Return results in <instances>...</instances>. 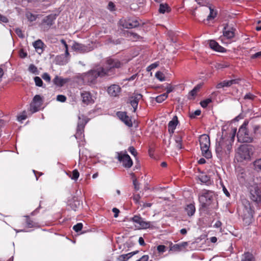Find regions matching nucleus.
<instances>
[{
  "label": "nucleus",
  "instance_id": "obj_24",
  "mask_svg": "<svg viewBox=\"0 0 261 261\" xmlns=\"http://www.w3.org/2000/svg\"><path fill=\"white\" fill-rule=\"evenodd\" d=\"M81 97L82 98V101L85 104L89 105L94 102L92 96L88 92H82L81 93Z\"/></svg>",
  "mask_w": 261,
  "mask_h": 261
},
{
  "label": "nucleus",
  "instance_id": "obj_46",
  "mask_svg": "<svg viewBox=\"0 0 261 261\" xmlns=\"http://www.w3.org/2000/svg\"><path fill=\"white\" fill-rule=\"evenodd\" d=\"M26 16L28 20L31 21H35L36 19V17L35 16V15H34L31 12L27 13Z\"/></svg>",
  "mask_w": 261,
  "mask_h": 261
},
{
  "label": "nucleus",
  "instance_id": "obj_17",
  "mask_svg": "<svg viewBox=\"0 0 261 261\" xmlns=\"http://www.w3.org/2000/svg\"><path fill=\"white\" fill-rule=\"evenodd\" d=\"M142 98L141 94H136L132 96L130 98L129 103L133 108V112H135L138 108L139 100Z\"/></svg>",
  "mask_w": 261,
  "mask_h": 261
},
{
  "label": "nucleus",
  "instance_id": "obj_18",
  "mask_svg": "<svg viewBox=\"0 0 261 261\" xmlns=\"http://www.w3.org/2000/svg\"><path fill=\"white\" fill-rule=\"evenodd\" d=\"M240 81V79H233L228 81H223L218 83L216 86V88L217 89H220L224 87H229L233 84H238Z\"/></svg>",
  "mask_w": 261,
  "mask_h": 261
},
{
  "label": "nucleus",
  "instance_id": "obj_20",
  "mask_svg": "<svg viewBox=\"0 0 261 261\" xmlns=\"http://www.w3.org/2000/svg\"><path fill=\"white\" fill-rule=\"evenodd\" d=\"M235 29L229 27L228 25L225 26L223 31V36L227 39H231L234 36Z\"/></svg>",
  "mask_w": 261,
  "mask_h": 261
},
{
  "label": "nucleus",
  "instance_id": "obj_32",
  "mask_svg": "<svg viewBox=\"0 0 261 261\" xmlns=\"http://www.w3.org/2000/svg\"><path fill=\"white\" fill-rule=\"evenodd\" d=\"M202 152V155L206 159H210L212 156V152L210 150V147L205 148H200Z\"/></svg>",
  "mask_w": 261,
  "mask_h": 261
},
{
  "label": "nucleus",
  "instance_id": "obj_29",
  "mask_svg": "<svg viewBox=\"0 0 261 261\" xmlns=\"http://www.w3.org/2000/svg\"><path fill=\"white\" fill-rule=\"evenodd\" d=\"M195 205L192 203L188 204L185 207V211L187 212V215L190 217L193 216L195 214Z\"/></svg>",
  "mask_w": 261,
  "mask_h": 261
},
{
  "label": "nucleus",
  "instance_id": "obj_39",
  "mask_svg": "<svg viewBox=\"0 0 261 261\" xmlns=\"http://www.w3.org/2000/svg\"><path fill=\"white\" fill-rule=\"evenodd\" d=\"M25 217H26V224L29 228H32L35 226L36 223L30 219L29 216H25Z\"/></svg>",
  "mask_w": 261,
  "mask_h": 261
},
{
  "label": "nucleus",
  "instance_id": "obj_51",
  "mask_svg": "<svg viewBox=\"0 0 261 261\" xmlns=\"http://www.w3.org/2000/svg\"><path fill=\"white\" fill-rule=\"evenodd\" d=\"M27 117V116L25 114V112L24 111L21 115L17 117V120L18 121H22V120L26 119Z\"/></svg>",
  "mask_w": 261,
  "mask_h": 261
},
{
  "label": "nucleus",
  "instance_id": "obj_4",
  "mask_svg": "<svg viewBox=\"0 0 261 261\" xmlns=\"http://www.w3.org/2000/svg\"><path fill=\"white\" fill-rule=\"evenodd\" d=\"M199 200L203 208H207L210 206L214 208L212 205L216 200V195L213 191L209 190L203 191L199 196Z\"/></svg>",
  "mask_w": 261,
  "mask_h": 261
},
{
  "label": "nucleus",
  "instance_id": "obj_3",
  "mask_svg": "<svg viewBox=\"0 0 261 261\" xmlns=\"http://www.w3.org/2000/svg\"><path fill=\"white\" fill-rule=\"evenodd\" d=\"M106 76V72L104 67H99L95 70H91L86 73L83 76L84 83L90 85L95 84L96 79L98 77H103Z\"/></svg>",
  "mask_w": 261,
  "mask_h": 261
},
{
  "label": "nucleus",
  "instance_id": "obj_49",
  "mask_svg": "<svg viewBox=\"0 0 261 261\" xmlns=\"http://www.w3.org/2000/svg\"><path fill=\"white\" fill-rule=\"evenodd\" d=\"M159 64L158 62H155L154 63H152L151 65H150L149 66L147 67V70L148 71H150L155 69V68H156L159 66Z\"/></svg>",
  "mask_w": 261,
  "mask_h": 261
},
{
  "label": "nucleus",
  "instance_id": "obj_45",
  "mask_svg": "<svg viewBox=\"0 0 261 261\" xmlns=\"http://www.w3.org/2000/svg\"><path fill=\"white\" fill-rule=\"evenodd\" d=\"M82 228L83 224L82 223H78L73 226V229L77 232L81 231Z\"/></svg>",
  "mask_w": 261,
  "mask_h": 261
},
{
  "label": "nucleus",
  "instance_id": "obj_22",
  "mask_svg": "<svg viewBox=\"0 0 261 261\" xmlns=\"http://www.w3.org/2000/svg\"><path fill=\"white\" fill-rule=\"evenodd\" d=\"M120 90L121 88L119 86L117 85H113L108 88V93L110 96L116 97L118 95L120 92Z\"/></svg>",
  "mask_w": 261,
  "mask_h": 261
},
{
  "label": "nucleus",
  "instance_id": "obj_41",
  "mask_svg": "<svg viewBox=\"0 0 261 261\" xmlns=\"http://www.w3.org/2000/svg\"><path fill=\"white\" fill-rule=\"evenodd\" d=\"M29 71L35 74H38L39 71L38 70V69L36 66H35L34 64H31L28 69Z\"/></svg>",
  "mask_w": 261,
  "mask_h": 261
},
{
  "label": "nucleus",
  "instance_id": "obj_25",
  "mask_svg": "<svg viewBox=\"0 0 261 261\" xmlns=\"http://www.w3.org/2000/svg\"><path fill=\"white\" fill-rule=\"evenodd\" d=\"M239 153L242 159L248 160L250 158L249 149L246 146L241 147Z\"/></svg>",
  "mask_w": 261,
  "mask_h": 261
},
{
  "label": "nucleus",
  "instance_id": "obj_43",
  "mask_svg": "<svg viewBox=\"0 0 261 261\" xmlns=\"http://www.w3.org/2000/svg\"><path fill=\"white\" fill-rule=\"evenodd\" d=\"M175 142L177 144L176 147L181 149L182 148V138L180 136H177L175 138Z\"/></svg>",
  "mask_w": 261,
  "mask_h": 261
},
{
  "label": "nucleus",
  "instance_id": "obj_31",
  "mask_svg": "<svg viewBox=\"0 0 261 261\" xmlns=\"http://www.w3.org/2000/svg\"><path fill=\"white\" fill-rule=\"evenodd\" d=\"M241 261H255V259L252 254L245 252L243 255Z\"/></svg>",
  "mask_w": 261,
  "mask_h": 261
},
{
  "label": "nucleus",
  "instance_id": "obj_9",
  "mask_svg": "<svg viewBox=\"0 0 261 261\" xmlns=\"http://www.w3.org/2000/svg\"><path fill=\"white\" fill-rule=\"evenodd\" d=\"M57 18V15L50 14L45 17L42 20L41 27L44 31L48 30L54 23Z\"/></svg>",
  "mask_w": 261,
  "mask_h": 261
},
{
  "label": "nucleus",
  "instance_id": "obj_26",
  "mask_svg": "<svg viewBox=\"0 0 261 261\" xmlns=\"http://www.w3.org/2000/svg\"><path fill=\"white\" fill-rule=\"evenodd\" d=\"M138 251H135L129 252L127 254H122L118 257V261H127L128 259L132 257L133 255L138 253Z\"/></svg>",
  "mask_w": 261,
  "mask_h": 261
},
{
  "label": "nucleus",
  "instance_id": "obj_33",
  "mask_svg": "<svg viewBox=\"0 0 261 261\" xmlns=\"http://www.w3.org/2000/svg\"><path fill=\"white\" fill-rule=\"evenodd\" d=\"M199 180L201 182L206 184V185H208L211 184V181L210 179V177L206 175H201L199 177Z\"/></svg>",
  "mask_w": 261,
  "mask_h": 261
},
{
  "label": "nucleus",
  "instance_id": "obj_63",
  "mask_svg": "<svg viewBox=\"0 0 261 261\" xmlns=\"http://www.w3.org/2000/svg\"><path fill=\"white\" fill-rule=\"evenodd\" d=\"M261 57V51L257 52L251 56V59L259 58Z\"/></svg>",
  "mask_w": 261,
  "mask_h": 261
},
{
  "label": "nucleus",
  "instance_id": "obj_15",
  "mask_svg": "<svg viewBox=\"0 0 261 261\" xmlns=\"http://www.w3.org/2000/svg\"><path fill=\"white\" fill-rule=\"evenodd\" d=\"M61 43L64 46L65 49V57H63V59L62 60H60L62 57L61 56H57V61L58 62L59 64L64 65L66 64L67 62V60L66 59V57L69 55V52H68V45L67 44L66 41L64 39H62L61 40Z\"/></svg>",
  "mask_w": 261,
  "mask_h": 261
},
{
  "label": "nucleus",
  "instance_id": "obj_53",
  "mask_svg": "<svg viewBox=\"0 0 261 261\" xmlns=\"http://www.w3.org/2000/svg\"><path fill=\"white\" fill-rule=\"evenodd\" d=\"M57 100L59 101L63 102L66 100V97L63 95H58L57 97Z\"/></svg>",
  "mask_w": 261,
  "mask_h": 261
},
{
  "label": "nucleus",
  "instance_id": "obj_5",
  "mask_svg": "<svg viewBox=\"0 0 261 261\" xmlns=\"http://www.w3.org/2000/svg\"><path fill=\"white\" fill-rule=\"evenodd\" d=\"M248 123V121H245L239 129L237 138L240 142L250 143L253 141L251 130L247 128Z\"/></svg>",
  "mask_w": 261,
  "mask_h": 261
},
{
  "label": "nucleus",
  "instance_id": "obj_55",
  "mask_svg": "<svg viewBox=\"0 0 261 261\" xmlns=\"http://www.w3.org/2000/svg\"><path fill=\"white\" fill-rule=\"evenodd\" d=\"M227 66H228V65H225L223 63H217L215 65V68L217 69H223V68L227 67Z\"/></svg>",
  "mask_w": 261,
  "mask_h": 261
},
{
  "label": "nucleus",
  "instance_id": "obj_6",
  "mask_svg": "<svg viewBox=\"0 0 261 261\" xmlns=\"http://www.w3.org/2000/svg\"><path fill=\"white\" fill-rule=\"evenodd\" d=\"M107 66L104 68L106 76H110L115 74V68H120L123 64L117 59L109 58L107 60Z\"/></svg>",
  "mask_w": 261,
  "mask_h": 261
},
{
  "label": "nucleus",
  "instance_id": "obj_50",
  "mask_svg": "<svg viewBox=\"0 0 261 261\" xmlns=\"http://www.w3.org/2000/svg\"><path fill=\"white\" fill-rule=\"evenodd\" d=\"M42 78L45 81L49 83L51 80V78L48 73L45 72L42 75Z\"/></svg>",
  "mask_w": 261,
  "mask_h": 261
},
{
  "label": "nucleus",
  "instance_id": "obj_40",
  "mask_svg": "<svg viewBox=\"0 0 261 261\" xmlns=\"http://www.w3.org/2000/svg\"><path fill=\"white\" fill-rule=\"evenodd\" d=\"M168 6L167 4H161L160 5L159 12L164 14L168 11Z\"/></svg>",
  "mask_w": 261,
  "mask_h": 261
},
{
  "label": "nucleus",
  "instance_id": "obj_7",
  "mask_svg": "<svg viewBox=\"0 0 261 261\" xmlns=\"http://www.w3.org/2000/svg\"><path fill=\"white\" fill-rule=\"evenodd\" d=\"M88 120L85 116L84 115L79 116V121L77 122L76 132L74 135V137L76 139H81L84 136L83 134L84 132V128Z\"/></svg>",
  "mask_w": 261,
  "mask_h": 261
},
{
  "label": "nucleus",
  "instance_id": "obj_36",
  "mask_svg": "<svg viewBox=\"0 0 261 261\" xmlns=\"http://www.w3.org/2000/svg\"><path fill=\"white\" fill-rule=\"evenodd\" d=\"M168 97L167 93H163L162 94H161L155 98V100L158 103H161L163 101H164L165 99H167Z\"/></svg>",
  "mask_w": 261,
  "mask_h": 261
},
{
  "label": "nucleus",
  "instance_id": "obj_1",
  "mask_svg": "<svg viewBox=\"0 0 261 261\" xmlns=\"http://www.w3.org/2000/svg\"><path fill=\"white\" fill-rule=\"evenodd\" d=\"M233 135L230 138L222 136L219 141H217L216 143V152L219 158H221L224 154H227L229 153L232 147V142L233 141Z\"/></svg>",
  "mask_w": 261,
  "mask_h": 261
},
{
  "label": "nucleus",
  "instance_id": "obj_60",
  "mask_svg": "<svg viewBox=\"0 0 261 261\" xmlns=\"http://www.w3.org/2000/svg\"><path fill=\"white\" fill-rule=\"evenodd\" d=\"M133 185L134 186V188L136 191H138L140 189L139 187V184L137 180H136L135 179L134 180V181L133 182Z\"/></svg>",
  "mask_w": 261,
  "mask_h": 261
},
{
  "label": "nucleus",
  "instance_id": "obj_16",
  "mask_svg": "<svg viewBox=\"0 0 261 261\" xmlns=\"http://www.w3.org/2000/svg\"><path fill=\"white\" fill-rule=\"evenodd\" d=\"M117 115L127 126L128 127H132L133 126L131 119L127 115L126 112H118L117 113Z\"/></svg>",
  "mask_w": 261,
  "mask_h": 261
},
{
  "label": "nucleus",
  "instance_id": "obj_27",
  "mask_svg": "<svg viewBox=\"0 0 261 261\" xmlns=\"http://www.w3.org/2000/svg\"><path fill=\"white\" fill-rule=\"evenodd\" d=\"M43 42L40 39L37 40L33 43V46L35 48L36 51L39 54L43 52Z\"/></svg>",
  "mask_w": 261,
  "mask_h": 261
},
{
  "label": "nucleus",
  "instance_id": "obj_2",
  "mask_svg": "<svg viewBox=\"0 0 261 261\" xmlns=\"http://www.w3.org/2000/svg\"><path fill=\"white\" fill-rule=\"evenodd\" d=\"M242 213L241 217L244 224L246 225H249L252 223L254 211L251 206L250 202L248 200L243 199L242 200Z\"/></svg>",
  "mask_w": 261,
  "mask_h": 261
},
{
  "label": "nucleus",
  "instance_id": "obj_10",
  "mask_svg": "<svg viewBox=\"0 0 261 261\" xmlns=\"http://www.w3.org/2000/svg\"><path fill=\"white\" fill-rule=\"evenodd\" d=\"M119 24L123 28L130 29L139 26V22L133 18L121 19L119 20Z\"/></svg>",
  "mask_w": 261,
  "mask_h": 261
},
{
  "label": "nucleus",
  "instance_id": "obj_11",
  "mask_svg": "<svg viewBox=\"0 0 261 261\" xmlns=\"http://www.w3.org/2000/svg\"><path fill=\"white\" fill-rule=\"evenodd\" d=\"M43 100L40 95H36L30 104V111L32 113L38 111L42 105Z\"/></svg>",
  "mask_w": 261,
  "mask_h": 261
},
{
  "label": "nucleus",
  "instance_id": "obj_52",
  "mask_svg": "<svg viewBox=\"0 0 261 261\" xmlns=\"http://www.w3.org/2000/svg\"><path fill=\"white\" fill-rule=\"evenodd\" d=\"M15 33L19 38H23L24 37V36L22 31L20 29H19V28L16 29Z\"/></svg>",
  "mask_w": 261,
  "mask_h": 261
},
{
  "label": "nucleus",
  "instance_id": "obj_64",
  "mask_svg": "<svg viewBox=\"0 0 261 261\" xmlns=\"http://www.w3.org/2000/svg\"><path fill=\"white\" fill-rule=\"evenodd\" d=\"M148 255H144L142 256L140 259H138L137 261H148Z\"/></svg>",
  "mask_w": 261,
  "mask_h": 261
},
{
  "label": "nucleus",
  "instance_id": "obj_59",
  "mask_svg": "<svg viewBox=\"0 0 261 261\" xmlns=\"http://www.w3.org/2000/svg\"><path fill=\"white\" fill-rule=\"evenodd\" d=\"M166 89V92L165 93H167V95H168V94L173 91V88L170 84H168Z\"/></svg>",
  "mask_w": 261,
  "mask_h": 261
},
{
  "label": "nucleus",
  "instance_id": "obj_30",
  "mask_svg": "<svg viewBox=\"0 0 261 261\" xmlns=\"http://www.w3.org/2000/svg\"><path fill=\"white\" fill-rule=\"evenodd\" d=\"M187 246L188 243L187 242H182L181 243L174 245L172 247V250L176 251H179L182 248L186 247Z\"/></svg>",
  "mask_w": 261,
  "mask_h": 261
},
{
  "label": "nucleus",
  "instance_id": "obj_13",
  "mask_svg": "<svg viewBox=\"0 0 261 261\" xmlns=\"http://www.w3.org/2000/svg\"><path fill=\"white\" fill-rule=\"evenodd\" d=\"M130 220L140 225L142 229H147L150 228L151 226L150 222H147L138 215H135L133 217L130 218Z\"/></svg>",
  "mask_w": 261,
  "mask_h": 261
},
{
  "label": "nucleus",
  "instance_id": "obj_56",
  "mask_svg": "<svg viewBox=\"0 0 261 261\" xmlns=\"http://www.w3.org/2000/svg\"><path fill=\"white\" fill-rule=\"evenodd\" d=\"M197 3L200 6H206L208 4L207 0H198Z\"/></svg>",
  "mask_w": 261,
  "mask_h": 261
},
{
  "label": "nucleus",
  "instance_id": "obj_28",
  "mask_svg": "<svg viewBox=\"0 0 261 261\" xmlns=\"http://www.w3.org/2000/svg\"><path fill=\"white\" fill-rule=\"evenodd\" d=\"M67 81V79H64L58 76H56L53 80L54 83L59 87L63 86Z\"/></svg>",
  "mask_w": 261,
  "mask_h": 261
},
{
  "label": "nucleus",
  "instance_id": "obj_38",
  "mask_svg": "<svg viewBox=\"0 0 261 261\" xmlns=\"http://www.w3.org/2000/svg\"><path fill=\"white\" fill-rule=\"evenodd\" d=\"M210 10V14L207 17V20H210L214 19L216 16V13L214 12V10L211 8V6L208 7Z\"/></svg>",
  "mask_w": 261,
  "mask_h": 261
},
{
  "label": "nucleus",
  "instance_id": "obj_42",
  "mask_svg": "<svg viewBox=\"0 0 261 261\" xmlns=\"http://www.w3.org/2000/svg\"><path fill=\"white\" fill-rule=\"evenodd\" d=\"M34 80L36 86L44 87L43 86V81L40 77L35 76Z\"/></svg>",
  "mask_w": 261,
  "mask_h": 261
},
{
  "label": "nucleus",
  "instance_id": "obj_62",
  "mask_svg": "<svg viewBox=\"0 0 261 261\" xmlns=\"http://www.w3.org/2000/svg\"><path fill=\"white\" fill-rule=\"evenodd\" d=\"M115 5L112 2L109 3L108 5V9L110 11H112L114 10Z\"/></svg>",
  "mask_w": 261,
  "mask_h": 261
},
{
  "label": "nucleus",
  "instance_id": "obj_58",
  "mask_svg": "<svg viewBox=\"0 0 261 261\" xmlns=\"http://www.w3.org/2000/svg\"><path fill=\"white\" fill-rule=\"evenodd\" d=\"M166 247L164 245H159L157 247V250L159 252H164L165 251Z\"/></svg>",
  "mask_w": 261,
  "mask_h": 261
},
{
  "label": "nucleus",
  "instance_id": "obj_19",
  "mask_svg": "<svg viewBox=\"0 0 261 261\" xmlns=\"http://www.w3.org/2000/svg\"><path fill=\"white\" fill-rule=\"evenodd\" d=\"M199 141L200 148H205L210 146V137L207 135L203 134L201 135L199 137Z\"/></svg>",
  "mask_w": 261,
  "mask_h": 261
},
{
  "label": "nucleus",
  "instance_id": "obj_44",
  "mask_svg": "<svg viewBox=\"0 0 261 261\" xmlns=\"http://www.w3.org/2000/svg\"><path fill=\"white\" fill-rule=\"evenodd\" d=\"M212 102V99L211 98H207L205 100H203L200 102V105L203 108H205L207 107L208 105Z\"/></svg>",
  "mask_w": 261,
  "mask_h": 261
},
{
  "label": "nucleus",
  "instance_id": "obj_48",
  "mask_svg": "<svg viewBox=\"0 0 261 261\" xmlns=\"http://www.w3.org/2000/svg\"><path fill=\"white\" fill-rule=\"evenodd\" d=\"M201 114V111L200 110H197L194 112L190 114V117L192 119L195 118L197 116L200 115Z\"/></svg>",
  "mask_w": 261,
  "mask_h": 261
},
{
  "label": "nucleus",
  "instance_id": "obj_14",
  "mask_svg": "<svg viewBox=\"0 0 261 261\" xmlns=\"http://www.w3.org/2000/svg\"><path fill=\"white\" fill-rule=\"evenodd\" d=\"M253 139L259 138L261 136V125L256 123H251L250 128Z\"/></svg>",
  "mask_w": 261,
  "mask_h": 261
},
{
  "label": "nucleus",
  "instance_id": "obj_35",
  "mask_svg": "<svg viewBox=\"0 0 261 261\" xmlns=\"http://www.w3.org/2000/svg\"><path fill=\"white\" fill-rule=\"evenodd\" d=\"M72 48L75 50L84 51L85 49V46L82 44L75 43L74 44H73Z\"/></svg>",
  "mask_w": 261,
  "mask_h": 261
},
{
  "label": "nucleus",
  "instance_id": "obj_54",
  "mask_svg": "<svg viewBox=\"0 0 261 261\" xmlns=\"http://www.w3.org/2000/svg\"><path fill=\"white\" fill-rule=\"evenodd\" d=\"M255 96L251 94V93H247L245 96L244 98L245 99H250V100H253L255 98Z\"/></svg>",
  "mask_w": 261,
  "mask_h": 261
},
{
  "label": "nucleus",
  "instance_id": "obj_12",
  "mask_svg": "<svg viewBox=\"0 0 261 261\" xmlns=\"http://www.w3.org/2000/svg\"><path fill=\"white\" fill-rule=\"evenodd\" d=\"M250 198L251 199L256 203L258 205L261 201V194L260 191L257 186L253 187L250 190Z\"/></svg>",
  "mask_w": 261,
  "mask_h": 261
},
{
  "label": "nucleus",
  "instance_id": "obj_21",
  "mask_svg": "<svg viewBox=\"0 0 261 261\" xmlns=\"http://www.w3.org/2000/svg\"><path fill=\"white\" fill-rule=\"evenodd\" d=\"M209 46L214 50L220 53L226 52V49L220 46L216 41L211 40L209 41Z\"/></svg>",
  "mask_w": 261,
  "mask_h": 261
},
{
  "label": "nucleus",
  "instance_id": "obj_23",
  "mask_svg": "<svg viewBox=\"0 0 261 261\" xmlns=\"http://www.w3.org/2000/svg\"><path fill=\"white\" fill-rule=\"evenodd\" d=\"M178 123V118L176 116L173 117L172 119L169 121L168 125V132L170 134L174 132L176 126Z\"/></svg>",
  "mask_w": 261,
  "mask_h": 261
},
{
  "label": "nucleus",
  "instance_id": "obj_8",
  "mask_svg": "<svg viewBox=\"0 0 261 261\" xmlns=\"http://www.w3.org/2000/svg\"><path fill=\"white\" fill-rule=\"evenodd\" d=\"M117 159L123 164V166L126 168H129L133 165V161L129 155L125 152H117Z\"/></svg>",
  "mask_w": 261,
  "mask_h": 261
},
{
  "label": "nucleus",
  "instance_id": "obj_57",
  "mask_svg": "<svg viewBox=\"0 0 261 261\" xmlns=\"http://www.w3.org/2000/svg\"><path fill=\"white\" fill-rule=\"evenodd\" d=\"M128 151L130 152V153L133 155L134 156H136L137 154V151L135 149V148L133 146H130L128 148Z\"/></svg>",
  "mask_w": 261,
  "mask_h": 261
},
{
  "label": "nucleus",
  "instance_id": "obj_37",
  "mask_svg": "<svg viewBox=\"0 0 261 261\" xmlns=\"http://www.w3.org/2000/svg\"><path fill=\"white\" fill-rule=\"evenodd\" d=\"M80 175V173L77 169H74L72 172L69 175V177L73 180H76Z\"/></svg>",
  "mask_w": 261,
  "mask_h": 261
},
{
  "label": "nucleus",
  "instance_id": "obj_47",
  "mask_svg": "<svg viewBox=\"0 0 261 261\" xmlns=\"http://www.w3.org/2000/svg\"><path fill=\"white\" fill-rule=\"evenodd\" d=\"M155 75V77L160 81H164L165 80L163 74L160 71L156 72Z\"/></svg>",
  "mask_w": 261,
  "mask_h": 261
},
{
  "label": "nucleus",
  "instance_id": "obj_34",
  "mask_svg": "<svg viewBox=\"0 0 261 261\" xmlns=\"http://www.w3.org/2000/svg\"><path fill=\"white\" fill-rule=\"evenodd\" d=\"M254 169L257 172H261V158L256 159L253 162Z\"/></svg>",
  "mask_w": 261,
  "mask_h": 261
},
{
  "label": "nucleus",
  "instance_id": "obj_61",
  "mask_svg": "<svg viewBox=\"0 0 261 261\" xmlns=\"http://www.w3.org/2000/svg\"><path fill=\"white\" fill-rule=\"evenodd\" d=\"M140 198L141 197L139 194H136L133 196V200L136 203H139Z\"/></svg>",
  "mask_w": 261,
  "mask_h": 261
}]
</instances>
